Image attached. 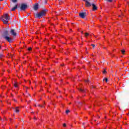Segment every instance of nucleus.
Returning <instances> with one entry per match:
<instances>
[{"mask_svg":"<svg viewBox=\"0 0 129 129\" xmlns=\"http://www.w3.org/2000/svg\"><path fill=\"white\" fill-rule=\"evenodd\" d=\"M1 20L2 22H3L4 24H8L9 21L11 20V17L9 16L8 13H6L3 15Z\"/></svg>","mask_w":129,"mask_h":129,"instance_id":"f257e3e1","label":"nucleus"},{"mask_svg":"<svg viewBox=\"0 0 129 129\" xmlns=\"http://www.w3.org/2000/svg\"><path fill=\"white\" fill-rule=\"evenodd\" d=\"M48 12L47 9L43 10L40 13H37L35 15L36 19H41L43 18L44 16H46V14Z\"/></svg>","mask_w":129,"mask_h":129,"instance_id":"f03ea898","label":"nucleus"},{"mask_svg":"<svg viewBox=\"0 0 129 129\" xmlns=\"http://www.w3.org/2000/svg\"><path fill=\"white\" fill-rule=\"evenodd\" d=\"M28 8V6L25 4H22L20 6V9L21 11H26V9Z\"/></svg>","mask_w":129,"mask_h":129,"instance_id":"7ed1b4c3","label":"nucleus"},{"mask_svg":"<svg viewBox=\"0 0 129 129\" xmlns=\"http://www.w3.org/2000/svg\"><path fill=\"white\" fill-rule=\"evenodd\" d=\"M4 39L6 40V41H8L9 43H12L13 42V39L12 38L8 36H3Z\"/></svg>","mask_w":129,"mask_h":129,"instance_id":"20e7f679","label":"nucleus"},{"mask_svg":"<svg viewBox=\"0 0 129 129\" xmlns=\"http://www.w3.org/2000/svg\"><path fill=\"white\" fill-rule=\"evenodd\" d=\"M79 16L82 19H84L85 18V17H86V13L85 12L80 13L79 14Z\"/></svg>","mask_w":129,"mask_h":129,"instance_id":"39448f33","label":"nucleus"},{"mask_svg":"<svg viewBox=\"0 0 129 129\" xmlns=\"http://www.w3.org/2000/svg\"><path fill=\"white\" fill-rule=\"evenodd\" d=\"M10 33H11V35H12V36H13V37H16V36H17V33L16 32H15L14 29H11L10 31Z\"/></svg>","mask_w":129,"mask_h":129,"instance_id":"423d86ee","label":"nucleus"},{"mask_svg":"<svg viewBox=\"0 0 129 129\" xmlns=\"http://www.w3.org/2000/svg\"><path fill=\"white\" fill-rule=\"evenodd\" d=\"M19 107H16V108H14V111H15V112H16L17 113L20 112V110L19 109Z\"/></svg>","mask_w":129,"mask_h":129,"instance_id":"0eeeda50","label":"nucleus"},{"mask_svg":"<svg viewBox=\"0 0 129 129\" xmlns=\"http://www.w3.org/2000/svg\"><path fill=\"white\" fill-rule=\"evenodd\" d=\"M38 9H39V5L38 4H36L34 6V11H38Z\"/></svg>","mask_w":129,"mask_h":129,"instance_id":"6e6552de","label":"nucleus"},{"mask_svg":"<svg viewBox=\"0 0 129 129\" xmlns=\"http://www.w3.org/2000/svg\"><path fill=\"white\" fill-rule=\"evenodd\" d=\"M16 9H18V5H16L14 8H12L11 11L14 12V11H16Z\"/></svg>","mask_w":129,"mask_h":129,"instance_id":"1a4fd4ad","label":"nucleus"},{"mask_svg":"<svg viewBox=\"0 0 129 129\" xmlns=\"http://www.w3.org/2000/svg\"><path fill=\"white\" fill-rule=\"evenodd\" d=\"M4 36H9V31H8L7 30H6L4 32Z\"/></svg>","mask_w":129,"mask_h":129,"instance_id":"9d476101","label":"nucleus"},{"mask_svg":"<svg viewBox=\"0 0 129 129\" xmlns=\"http://www.w3.org/2000/svg\"><path fill=\"white\" fill-rule=\"evenodd\" d=\"M79 91H80L81 92H82V93H85L86 91L85 90H83L81 88L79 89Z\"/></svg>","mask_w":129,"mask_h":129,"instance_id":"9b49d317","label":"nucleus"},{"mask_svg":"<svg viewBox=\"0 0 129 129\" xmlns=\"http://www.w3.org/2000/svg\"><path fill=\"white\" fill-rule=\"evenodd\" d=\"M105 2H108V3L112 2V0H104Z\"/></svg>","mask_w":129,"mask_h":129,"instance_id":"f8f14e48","label":"nucleus"},{"mask_svg":"<svg viewBox=\"0 0 129 129\" xmlns=\"http://www.w3.org/2000/svg\"><path fill=\"white\" fill-rule=\"evenodd\" d=\"M103 80H105V81L107 83V82L108 81V79H107V78H105L103 79Z\"/></svg>","mask_w":129,"mask_h":129,"instance_id":"ddd939ff","label":"nucleus"},{"mask_svg":"<svg viewBox=\"0 0 129 129\" xmlns=\"http://www.w3.org/2000/svg\"><path fill=\"white\" fill-rule=\"evenodd\" d=\"M77 103H78V104H79L80 105H82V104L83 103V102H78Z\"/></svg>","mask_w":129,"mask_h":129,"instance_id":"4468645a","label":"nucleus"},{"mask_svg":"<svg viewBox=\"0 0 129 129\" xmlns=\"http://www.w3.org/2000/svg\"><path fill=\"white\" fill-rule=\"evenodd\" d=\"M14 86H15V87H18L19 86H18V84L17 83H15V84H14Z\"/></svg>","mask_w":129,"mask_h":129,"instance_id":"2eb2a0df","label":"nucleus"},{"mask_svg":"<svg viewBox=\"0 0 129 129\" xmlns=\"http://www.w3.org/2000/svg\"><path fill=\"white\" fill-rule=\"evenodd\" d=\"M87 36H89V34L88 33H85V37H87Z\"/></svg>","mask_w":129,"mask_h":129,"instance_id":"dca6fc26","label":"nucleus"},{"mask_svg":"<svg viewBox=\"0 0 129 129\" xmlns=\"http://www.w3.org/2000/svg\"><path fill=\"white\" fill-rule=\"evenodd\" d=\"M121 52L122 53V54H124L125 51L124 50V49L121 50Z\"/></svg>","mask_w":129,"mask_h":129,"instance_id":"f3484780","label":"nucleus"},{"mask_svg":"<svg viewBox=\"0 0 129 129\" xmlns=\"http://www.w3.org/2000/svg\"><path fill=\"white\" fill-rule=\"evenodd\" d=\"M12 3H17L18 0H12Z\"/></svg>","mask_w":129,"mask_h":129,"instance_id":"a211bd4d","label":"nucleus"},{"mask_svg":"<svg viewBox=\"0 0 129 129\" xmlns=\"http://www.w3.org/2000/svg\"><path fill=\"white\" fill-rule=\"evenodd\" d=\"M62 3H63V1L62 0H59V5H61V4H62Z\"/></svg>","mask_w":129,"mask_h":129,"instance_id":"6ab92c4d","label":"nucleus"},{"mask_svg":"<svg viewBox=\"0 0 129 129\" xmlns=\"http://www.w3.org/2000/svg\"><path fill=\"white\" fill-rule=\"evenodd\" d=\"M102 72L103 74H105V73H106V71H105V70H104V71Z\"/></svg>","mask_w":129,"mask_h":129,"instance_id":"aec40b11","label":"nucleus"},{"mask_svg":"<svg viewBox=\"0 0 129 129\" xmlns=\"http://www.w3.org/2000/svg\"><path fill=\"white\" fill-rule=\"evenodd\" d=\"M66 113H69V112H70V110H67L66 111Z\"/></svg>","mask_w":129,"mask_h":129,"instance_id":"412c9836","label":"nucleus"},{"mask_svg":"<svg viewBox=\"0 0 129 129\" xmlns=\"http://www.w3.org/2000/svg\"><path fill=\"white\" fill-rule=\"evenodd\" d=\"M91 46H92L93 47V48H95V45L94 44H91Z\"/></svg>","mask_w":129,"mask_h":129,"instance_id":"4be33fe9","label":"nucleus"},{"mask_svg":"<svg viewBox=\"0 0 129 129\" xmlns=\"http://www.w3.org/2000/svg\"><path fill=\"white\" fill-rule=\"evenodd\" d=\"M31 50H32V47H29L28 48V51H31Z\"/></svg>","mask_w":129,"mask_h":129,"instance_id":"5701e85b","label":"nucleus"},{"mask_svg":"<svg viewBox=\"0 0 129 129\" xmlns=\"http://www.w3.org/2000/svg\"><path fill=\"white\" fill-rule=\"evenodd\" d=\"M3 54H0V58H3Z\"/></svg>","mask_w":129,"mask_h":129,"instance_id":"b1692460","label":"nucleus"},{"mask_svg":"<svg viewBox=\"0 0 129 129\" xmlns=\"http://www.w3.org/2000/svg\"><path fill=\"white\" fill-rule=\"evenodd\" d=\"M38 106L41 107H44L43 106H42L41 105H38Z\"/></svg>","mask_w":129,"mask_h":129,"instance_id":"393cba45","label":"nucleus"},{"mask_svg":"<svg viewBox=\"0 0 129 129\" xmlns=\"http://www.w3.org/2000/svg\"><path fill=\"white\" fill-rule=\"evenodd\" d=\"M63 126H64V127H66V123H63Z\"/></svg>","mask_w":129,"mask_h":129,"instance_id":"a878e982","label":"nucleus"},{"mask_svg":"<svg viewBox=\"0 0 129 129\" xmlns=\"http://www.w3.org/2000/svg\"><path fill=\"white\" fill-rule=\"evenodd\" d=\"M29 16H30V13H28V15H27V16L26 17V18H28V17H29Z\"/></svg>","mask_w":129,"mask_h":129,"instance_id":"bb28decb","label":"nucleus"},{"mask_svg":"<svg viewBox=\"0 0 129 129\" xmlns=\"http://www.w3.org/2000/svg\"><path fill=\"white\" fill-rule=\"evenodd\" d=\"M44 4H47V1L46 0L44 1Z\"/></svg>","mask_w":129,"mask_h":129,"instance_id":"cd10ccee","label":"nucleus"},{"mask_svg":"<svg viewBox=\"0 0 129 129\" xmlns=\"http://www.w3.org/2000/svg\"><path fill=\"white\" fill-rule=\"evenodd\" d=\"M85 82H88V80H85Z\"/></svg>","mask_w":129,"mask_h":129,"instance_id":"c85d7f7f","label":"nucleus"},{"mask_svg":"<svg viewBox=\"0 0 129 129\" xmlns=\"http://www.w3.org/2000/svg\"><path fill=\"white\" fill-rule=\"evenodd\" d=\"M34 119H35V120H36L37 118H36V117H35L34 118Z\"/></svg>","mask_w":129,"mask_h":129,"instance_id":"c756f323","label":"nucleus"},{"mask_svg":"<svg viewBox=\"0 0 129 129\" xmlns=\"http://www.w3.org/2000/svg\"><path fill=\"white\" fill-rule=\"evenodd\" d=\"M64 64H61V66H64Z\"/></svg>","mask_w":129,"mask_h":129,"instance_id":"7c9ffc66","label":"nucleus"},{"mask_svg":"<svg viewBox=\"0 0 129 129\" xmlns=\"http://www.w3.org/2000/svg\"><path fill=\"white\" fill-rule=\"evenodd\" d=\"M0 120H3V119H2V118L0 117Z\"/></svg>","mask_w":129,"mask_h":129,"instance_id":"2f4dec72","label":"nucleus"},{"mask_svg":"<svg viewBox=\"0 0 129 129\" xmlns=\"http://www.w3.org/2000/svg\"><path fill=\"white\" fill-rule=\"evenodd\" d=\"M81 33L82 34H83V31H81Z\"/></svg>","mask_w":129,"mask_h":129,"instance_id":"473e14b6","label":"nucleus"},{"mask_svg":"<svg viewBox=\"0 0 129 129\" xmlns=\"http://www.w3.org/2000/svg\"><path fill=\"white\" fill-rule=\"evenodd\" d=\"M2 49V46L0 45V49Z\"/></svg>","mask_w":129,"mask_h":129,"instance_id":"72a5a7b5","label":"nucleus"},{"mask_svg":"<svg viewBox=\"0 0 129 129\" xmlns=\"http://www.w3.org/2000/svg\"><path fill=\"white\" fill-rule=\"evenodd\" d=\"M3 1H4V0H0V2H3Z\"/></svg>","mask_w":129,"mask_h":129,"instance_id":"f704fd0d","label":"nucleus"},{"mask_svg":"<svg viewBox=\"0 0 129 129\" xmlns=\"http://www.w3.org/2000/svg\"><path fill=\"white\" fill-rule=\"evenodd\" d=\"M14 101H17V100H14Z\"/></svg>","mask_w":129,"mask_h":129,"instance_id":"c9c22d12","label":"nucleus"},{"mask_svg":"<svg viewBox=\"0 0 129 129\" xmlns=\"http://www.w3.org/2000/svg\"><path fill=\"white\" fill-rule=\"evenodd\" d=\"M98 117L99 118L100 117V116H98Z\"/></svg>","mask_w":129,"mask_h":129,"instance_id":"e433bc0d","label":"nucleus"},{"mask_svg":"<svg viewBox=\"0 0 129 129\" xmlns=\"http://www.w3.org/2000/svg\"><path fill=\"white\" fill-rule=\"evenodd\" d=\"M32 89H34V88H32Z\"/></svg>","mask_w":129,"mask_h":129,"instance_id":"4c0bfd02","label":"nucleus"},{"mask_svg":"<svg viewBox=\"0 0 129 129\" xmlns=\"http://www.w3.org/2000/svg\"><path fill=\"white\" fill-rule=\"evenodd\" d=\"M95 120V121H96V120Z\"/></svg>","mask_w":129,"mask_h":129,"instance_id":"58836bf2","label":"nucleus"},{"mask_svg":"<svg viewBox=\"0 0 129 129\" xmlns=\"http://www.w3.org/2000/svg\"><path fill=\"white\" fill-rule=\"evenodd\" d=\"M99 123H98L97 124H99Z\"/></svg>","mask_w":129,"mask_h":129,"instance_id":"ea45409f","label":"nucleus"},{"mask_svg":"<svg viewBox=\"0 0 129 129\" xmlns=\"http://www.w3.org/2000/svg\"><path fill=\"white\" fill-rule=\"evenodd\" d=\"M37 113H38V112H37Z\"/></svg>","mask_w":129,"mask_h":129,"instance_id":"a19ab883","label":"nucleus"},{"mask_svg":"<svg viewBox=\"0 0 129 129\" xmlns=\"http://www.w3.org/2000/svg\"><path fill=\"white\" fill-rule=\"evenodd\" d=\"M85 123H83V124H84Z\"/></svg>","mask_w":129,"mask_h":129,"instance_id":"79ce46f5","label":"nucleus"},{"mask_svg":"<svg viewBox=\"0 0 129 129\" xmlns=\"http://www.w3.org/2000/svg\"><path fill=\"white\" fill-rule=\"evenodd\" d=\"M35 106H37V105H35Z\"/></svg>","mask_w":129,"mask_h":129,"instance_id":"37998d69","label":"nucleus"},{"mask_svg":"<svg viewBox=\"0 0 129 129\" xmlns=\"http://www.w3.org/2000/svg\"><path fill=\"white\" fill-rule=\"evenodd\" d=\"M12 95V96H13V95Z\"/></svg>","mask_w":129,"mask_h":129,"instance_id":"c03bdc74","label":"nucleus"},{"mask_svg":"<svg viewBox=\"0 0 129 129\" xmlns=\"http://www.w3.org/2000/svg\"><path fill=\"white\" fill-rule=\"evenodd\" d=\"M48 129H50V128H48Z\"/></svg>","mask_w":129,"mask_h":129,"instance_id":"a18cd8bd","label":"nucleus"}]
</instances>
